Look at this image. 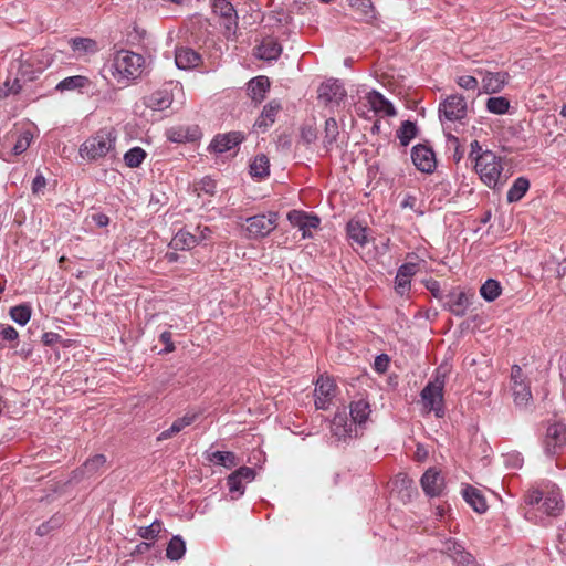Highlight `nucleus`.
Wrapping results in <instances>:
<instances>
[{
	"label": "nucleus",
	"instance_id": "obj_48",
	"mask_svg": "<svg viewBox=\"0 0 566 566\" xmlns=\"http://www.w3.org/2000/svg\"><path fill=\"white\" fill-rule=\"evenodd\" d=\"M458 84L465 90H474L478 86V80L470 75H462L458 78Z\"/></svg>",
	"mask_w": 566,
	"mask_h": 566
},
{
	"label": "nucleus",
	"instance_id": "obj_36",
	"mask_svg": "<svg viewBox=\"0 0 566 566\" xmlns=\"http://www.w3.org/2000/svg\"><path fill=\"white\" fill-rule=\"evenodd\" d=\"M88 85V80L83 76H71L62 82H60L56 86L60 91H73L76 88H83Z\"/></svg>",
	"mask_w": 566,
	"mask_h": 566
},
{
	"label": "nucleus",
	"instance_id": "obj_58",
	"mask_svg": "<svg viewBox=\"0 0 566 566\" xmlns=\"http://www.w3.org/2000/svg\"><path fill=\"white\" fill-rule=\"evenodd\" d=\"M42 187H44V178L36 177L33 181V190L38 192Z\"/></svg>",
	"mask_w": 566,
	"mask_h": 566
},
{
	"label": "nucleus",
	"instance_id": "obj_28",
	"mask_svg": "<svg viewBox=\"0 0 566 566\" xmlns=\"http://www.w3.org/2000/svg\"><path fill=\"white\" fill-rule=\"evenodd\" d=\"M197 242V234H192L187 230H180L172 238L170 248L174 250H186L195 247Z\"/></svg>",
	"mask_w": 566,
	"mask_h": 566
},
{
	"label": "nucleus",
	"instance_id": "obj_17",
	"mask_svg": "<svg viewBox=\"0 0 566 566\" xmlns=\"http://www.w3.org/2000/svg\"><path fill=\"white\" fill-rule=\"evenodd\" d=\"M411 157L415 166L423 172H430L436 167L434 154L424 145L413 147Z\"/></svg>",
	"mask_w": 566,
	"mask_h": 566
},
{
	"label": "nucleus",
	"instance_id": "obj_64",
	"mask_svg": "<svg viewBox=\"0 0 566 566\" xmlns=\"http://www.w3.org/2000/svg\"><path fill=\"white\" fill-rule=\"evenodd\" d=\"M142 547L147 548V544H142L138 546L139 552H142Z\"/></svg>",
	"mask_w": 566,
	"mask_h": 566
},
{
	"label": "nucleus",
	"instance_id": "obj_4",
	"mask_svg": "<svg viewBox=\"0 0 566 566\" xmlns=\"http://www.w3.org/2000/svg\"><path fill=\"white\" fill-rule=\"evenodd\" d=\"M526 501L541 515L557 516L564 509L560 490L555 485L531 491Z\"/></svg>",
	"mask_w": 566,
	"mask_h": 566
},
{
	"label": "nucleus",
	"instance_id": "obj_16",
	"mask_svg": "<svg viewBox=\"0 0 566 566\" xmlns=\"http://www.w3.org/2000/svg\"><path fill=\"white\" fill-rule=\"evenodd\" d=\"M335 385L329 377L321 376L315 389V406L318 409L327 408L329 401L334 397Z\"/></svg>",
	"mask_w": 566,
	"mask_h": 566
},
{
	"label": "nucleus",
	"instance_id": "obj_42",
	"mask_svg": "<svg viewBox=\"0 0 566 566\" xmlns=\"http://www.w3.org/2000/svg\"><path fill=\"white\" fill-rule=\"evenodd\" d=\"M416 126L411 122H405L402 123L400 129L398 130V138L400 139L402 145L409 144V142L415 137L416 135Z\"/></svg>",
	"mask_w": 566,
	"mask_h": 566
},
{
	"label": "nucleus",
	"instance_id": "obj_56",
	"mask_svg": "<svg viewBox=\"0 0 566 566\" xmlns=\"http://www.w3.org/2000/svg\"><path fill=\"white\" fill-rule=\"evenodd\" d=\"M334 88L333 85H323L318 90V97L323 98L326 97L328 99V91H332Z\"/></svg>",
	"mask_w": 566,
	"mask_h": 566
},
{
	"label": "nucleus",
	"instance_id": "obj_27",
	"mask_svg": "<svg viewBox=\"0 0 566 566\" xmlns=\"http://www.w3.org/2000/svg\"><path fill=\"white\" fill-rule=\"evenodd\" d=\"M417 272V264L407 263L402 265L396 277V291L399 294H405L407 291L410 277Z\"/></svg>",
	"mask_w": 566,
	"mask_h": 566
},
{
	"label": "nucleus",
	"instance_id": "obj_43",
	"mask_svg": "<svg viewBox=\"0 0 566 566\" xmlns=\"http://www.w3.org/2000/svg\"><path fill=\"white\" fill-rule=\"evenodd\" d=\"M211 461L228 468L237 464L235 457L230 452H213L211 455Z\"/></svg>",
	"mask_w": 566,
	"mask_h": 566
},
{
	"label": "nucleus",
	"instance_id": "obj_53",
	"mask_svg": "<svg viewBox=\"0 0 566 566\" xmlns=\"http://www.w3.org/2000/svg\"><path fill=\"white\" fill-rule=\"evenodd\" d=\"M104 463H105V458L103 455H96L86 463V468L88 471H92L93 469H95L98 465H102Z\"/></svg>",
	"mask_w": 566,
	"mask_h": 566
},
{
	"label": "nucleus",
	"instance_id": "obj_39",
	"mask_svg": "<svg viewBox=\"0 0 566 566\" xmlns=\"http://www.w3.org/2000/svg\"><path fill=\"white\" fill-rule=\"evenodd\" d=\"M480 293L485 301H494L501 294L500 283L494 280H488L482 285Z\"/></svg>",
	"mask_w": 566,
	"mask_h": 566
},
{
	"label": "nucleus",
	"instance_id": "obj_5",
	"mask_svg": "<svg viewBox=\"0 0 566 566\" xmlns=\"http://www.w3.org/2000/svg\"><path fill=\"white\" fill-rule=\"evenodd\" d=\"M347 234L350 245L366 260L376 256V245L371 239L370 230L358 220H352L347 226Z\"/></svg>",
	"mask_w": 566,
	"mask_h": 566
},
{
	"label": "nucleus",
	"instance_id": "obj_23",
	"mask_svg": "<svg viewBox=\"0 0 566 566\" xmlns=\"http://www.w3.org/2000/svg\"><path fill=\"white\" fill-rule=\"evenodd\" d=\"M462 494L467 503L475 512L484 513L488 510V502L481 490L473 486H467L463 489Z\"/></svg>",
	"mask_w": 566,
	"mask_h": 566
},
{
	"label": "nucleus",
	"instance_id": "obj_3",
	"mask_svg": "<svg viewBox=\"0 0 566 566\" xmlns=\"http://www.w3.org/2000/svg\"><path fill=\"white\" fill-rule=\"evenodd\" d=\"M370 406L364 399H358L350 405V420L345 412L337 413L333 420L332 429L336 437L345 439L357 434V426L363 424L370 415Z\"/></svg>",
	"mask_w": 566,
	"mask_h": 566
},
{
	"label": "nucleus",
	"instance_id": "obj_59",
	"mask_svg": "<svg viewBox=\"0 0 566 566\" xmlns=\"http://www.w3.org/2000/svg\"><path fill=\"white\" fill-rule=\"evenodd\" d=\"M94 219L99 227H104L108 223V218L104 214H97Z\"/></svg>",
	"mask_w": 566,
	"mask_h": 566
},
{
	"label": "nucleus",
	"instance_id": "obj_31",
	"mask_svg": "<svg viewBox=\"0 0 566 566\" xmlns=\"http://www.w3.org/2000/svg\"><path fill=\"white\" fill-rule=\"evenodd\" d=\"M270 172V161L264 155L256 156L250 164V174L253 178L264 179Z\"/></svg>",
	"mask_w": 566,
	"mask_h": 566
},
{
	"label": "nucleus",
	"instance_id": "obj_6",
	"mask_svg": "<svg viewBox=\"0 0 566 566\" xmlns=\"http://www.w3.org/2000/svg\"><path fill=\"white\" fill-rule=\"evenodd\" d=\"M115 139L114 129L101 130L96 136L90 138L82 145L80 155L87 160L104 157L113 148Z\"/></svg>",
	"mask_w": 566,
	"mask_h": 566
},
{
	"label": "nucleus",
	"instance_id": "obj_19",
	"mask_svg": "<svg viewBox=\"0 0 566 566\" xmlns=\"http://www.w3.org/2000/svg\"><path fill=\"white\" fill-rule=\"evenodd\" d=\"M566 441V426L554 423L548 427L545 444L548 451L554 452Z\"/></svg>",
	"mask_w": 566,
	"mask_h": 566
},
{
	"label": "nucleus",
	"instance_id": "obj_15",
	"mask_svg": "<svg viewBox=\"0 0 566 566\" xmlns=\"http://www.w3.org/2000/svg\"><path fill=\"white\" fill-rule=\"evenodd\" d=\"M421 486L427 495L438 496L444 489V478L436 468H430L421 478Z\"/></svg>",
	"mask_w": 566,
	"mask_h": 566
},
{
	"label": "nucleus",
	"instance_id": "obj_57",
	"mask_svg": "<svg viewBox=\"0 0 566 566\" xmlns=\"http://www.w3.org/2000/svg\"><path fill=\"white\" fill-rule=\"evenodd\" d=\"M428 455V451L422 448V447H418L416 453H415V457L418 461H423Z\"/></svg>",
	"mask_w": 566,
	"mask_h": 566
},
{
	"label": "nucleus",
	"instance_id": "obj_52",
	"mask_svg": "<svg viewBox=\"0 0 566 566\" xmlns=\"http://www.w3.org/2000/svg\"><path fill=\"white\" fill-rule=\"evenodd\" d=\"M457 305L459 308H453V311L460 313L469 304V296L461 292L457 295Z\"/></svg>",
	"mask_w": 566,
	"mask_h": 566
},
{
	"label": "nucleus",
	"instance_id": "obj_60",
	"mask_svg": "<svg viewBox=\"0 0 566 566\" xmlns=\"http://www.w3.org/2000/svg\"><path fill=\"white\" fill-rule=\"evenodd\" d=\"M446 511H447V509L444 506L439 505L436 507V515L442 518Z\"/></svg>",
	"mask_w": 566,
	"mask_h": 566
},
{
	"label": "nucleus",
	"instance_id": "obj_54",
	"mask_svg": "<svg viewBox=\"0 0 566 566\" xmlns=\"http://www.w3.org/2000/svg\"><path fill=\"white\" fill-rule=\"evenodd\" d=\"M197 232L199 233L197 237L198 241L207 239L211 233V231L208 227L202 228L200 226L197 228Z\"/></svg>",
	"mask_w": 566,
	"mask_h": 566
},
{
	"label": "nucleus",
	"instance_id": "obj_41",
	"mask_svg": "<svg viewBox=\"0 0 566 566\" xmlns=\"http://www.w3.org/2000/svg\"><path fill=\"white\" fill-rule=\"evenodd\" d=\"M185 551V542L180 537L176 536L168 544L167 556L170 559H179L184 555Z\"/></svg>",
	"mask_w": 566,
	"mask_h": 566
},
{
	"label": "nucleus",
	"instance_id": "obj_12",
	"mask_svg": "<svg viewBox=\"0 0 566 566\" xmlns=\"http://www.w3.org/2000/svg\"><path fill=\"white\" fill-rule=\"evenodd\" d=\"M287 220L291 226L302 231L304 238L312 237L313 231L319 226V219L317 217L300 210L289 212Z\"/></svg>",
	"mask_w": 566,
	"mask_h": 566
},
{
	"label": "nucleus",
	"instance_id": "obj_63",
	"mask_svg": "<svg viewBox=\"0 0 566 566\" xmlns=\"http://www.w3.org/2000/svg\"><path fill=\"white\" fill-rule=\"evenodd\" d=\"M560 114L566 117V105L562 108Z\"/></svg>",
	"mask_w": 566,
	"mask_h": 566
},
{
	"label": "nucleus",
	"instance_id": "obj_45",
	"mask_svg": "<svg viewBox=\"0 0 566 566\" xmlns=\"http://www.w3.org/2000/svg\"><path fill=\"white\" fill-rule=\"evenodd\" d=\"M0 336L4 340L14 343V342H17V339L19 337V333L14 327H12L10 325L0 324Z\"/></svg>",
	"mask_w": 566,
	"mask_h": 566
},
{
	"label": "nucleus",
	"instance_id": "obj_40",
	"mask_svg": "<svg viewBox=\"0 0 566 566\" xmlns=\"http://www.w3.org/2000/svg\"><path fill=\"white\" fill-rule=\"evenodd\" d=\"M510 106L509 101L505 97H491L486 102V108L493 114H504L507 112Z\"/></svg>",
	"mask_w": 566,
	"mask_h": 566
},
{
	"label": "nucleus",
	"instance_id": "obj_25",
	"mask_svg": "<svg viewBox=\"0 0 566 566\" xmlns=\"http://www.w3.org/2000/svg\"><path fill=\"white\" fill-rule=\"evenodd\" d=\"M507 75L505 73L488 72L482 77V88L486 94L496 93L505 85Z\"/></svg>",
	"mask_w": 566,
	"mask_h": 566
},
{
	"label": "nucleus",
	"instance_id": "obj_32",
	"mask_svg": "<svg viewBox=\"0 0 566 566\" xmlns=\"http://www.w3.org/2000/svg\"><path fill=\"white\" fill-rule=\"evenodd\" d=\"M213 12L226 19V28L229 29L237 11L228 0H214Z\"/></svg>",
	"mask_w": 566,
	"mask_h": 566
},
{
	"label": "nucleus",
	"instance_id": "obj_29",
	"mask_svg": "<svg viewBox=\"0 0 566 566\" xmlns=\"http://www.w3.org/2000/svg\"><path fill=\"white\" fill-rule=\"evenodd\" d=\"M270 87V82L264 76H258L249 82L248 93L254 101H262L266 91Z\"/></svg>",
	"mask_w": 566,
	"mask_h": 566
},
{
	"label": "nucleus",
	"instance_id": "obj_34",
	"mask_svg": "<svg viewBox=\"0 0 566 566\" xmlns=\"http://www.w3.org/2000/svg\"><path fill=\"white\" fill-rule=\"evenodd\" d=\"M193 191L199 198H210L217 192V184L213 179L205 177L193 185Z\"/></svg>",
	"mask_w": 566,
	"mask_h": 566
},
{
	"label": "nucleus",
	"instance_id": "obj_55",
	"mask_svg": "<svg viewBox=\"0 0 566 566\" xmlns=\"http://www.w3.org/2000/svg\"><path fill=\"white\" fill-rule=\"evenodd\" d=\"M171 335L170 333H163L160 339L167 345L166 350L171 352L174 349L172 344L170 343Z\"/></svg>",
	"mask_w": 566,
	"mask_h": 566
},
{
	"label": "nucleus",
	"instance_id": "obj_24",
	"mask_svg": "<svg viewBox=\"0 0 566 566\" xmlns=\"http://www.w3.org/2000/svg\"><path fill=\"white\" fill-rule=\"evenodd\" d=\"M366 104L379 115H394L392 105L384 98L382 95L376 92L368 93L365 97Z\"/></svg>",
	"mask_w": 566,
	"mask_h": 566
},
{
	"label": "nucleus",
	"instance_id": "obj_47",
	"mask_svg": "<svg viewBox=\"0 0 566 566\" xmlns=\"http://www.w3.org/2000/svg\"><path fill=\"white\" fill-rule=\"evenodd\" d=\"M161 531V524L159 522L153 523L150 526L142 528L139 535L145 539L154 538Z\"/></svg>",
	"mask_w": 566,
	"mask_h": 566
},
{
	"label": "nucleus",
	"instance_id": "obj_37",
	"mask_svg": "<svg viewBox=\"0 0 566 566\" xmlns=\"http://www.w3.org/2000/svg\"><path fill=\"white\" fill-rule=\"evenodd\" d=\"M10 317L20 325H25L31 317V307L21 304L10 310Z\"/></svg>",
	"mask_w": 566,
	"mask_h": 566
},
{
	"label": "nucleus",
	"instance_id": "obj_13",
	"mask_svg": "<svg viewBox=\"0 0 566 566\" xmlns=\"http://www.w3.org/2000/svg\"><path fill=\"white\" fill-rule=\"evenodd\" d=\"M511 382L515 403L518 406L526 405L531 398V391L525 376L518 366L512 368Z\"/></svg>",
	"mask_w": 566,
	"mask_h": 566
},
{
	"label": "nucleus",
	"instance_id": "obj_46",
	"mask_svg": "<svg viewBox=\"0 0 566 566\" xmlns=\"http://www.w3.org/2000/svg\"><path fill=\"white\" fill-rule=\"evenodd\" d=\"M190 422L186 419H180V420H177L169 430L167 431H164L159 439H168L170 438L172 434L179 432L182 428H185L186 426H188Z\"/></svg>",
	"mask_w": 566,
	"mask_h": 566
},
{
	"label": "nucleus",
	"instance_id": "obj_2",
	"mask_svg": "<svg viewBox=\"0 0 566 566\" xmlns=\"http://www.w3.org/2000/svg\"><path fill=\"white\" fill-rule=\"evenodd\" d=\"M469 158L474 163V170L481 181L489 188H495L502 178V161L490 150H483L482 145L474 140L470 145Z\"/></svg>",
	"mask_w": 566,
	"mask_h": 566
},
{
	"label": "nucleus",
	"instance_id": "obj_50",
	"mask_svg": "<svg viewBox=\"0 0 566 566\" xmlns=\"http://www.w3.org/2000/svg\"><path fill=\"white\" fill-rule=\"evenodd\" d=\"M389 364V358L385 355L378 356L375 359L374 368L377 373H385Z\"/></svg>",
	"mask_w": 566,
	"mask_h": 566
},
{
	"label": "nucleus",
	"instance_id": "obj_62",
	"mask_svg": "<svg viewBox=\"0 0 566 566\" xmlns=\"http://www.w3.org/2000/svg\"><path fill=\"white\" fill-rule=\"evenodd\" d=\"M167 258L169 259V261H175L176 260L175 253L167 254Z\"/></svg>",
	"mask_w": 566,
	"mask_h": 566
},
{
	"label": "nucleus",
	"instance_id": "obj_49",
	"mask_svg": "<svg viewBox=\"0 0 566 566\" xmlns=\"http://www.w3.org/2000/svg\"><path fill=\"white\" fill-rule=\"evenodd\" d=\"M488 130L480 124L479 126H472V132L470 133V137L472 138L471 143L478 140L480 144V139L488 136Z\"/></svg>",
	"mask_w": 566,
	"mask_h": 566
},
{
	"label": "nucleus",
	"instance_id": "obj_35",
	"mask_svg": "<svg viewBox=\"0 0 566 566\" xmlns=\"http://www.w3.org/2000/svg\"><path fill=\"white\" fill-rule=\"evenodd\" d=\"M530 182L525 178H518L514 181L513 186L507 192V200L510 202L518 201L526 193Z\"/></svg>",
	"mask_w": 566,
	"mask_h": 566
},
{
	"label": "nucleus",
	"instance_id": "obj_30",
	"mask_svg": "<svg viewBox=\"0 0 566 566\" xmlns=\"http://www.w3.org/2000/svg\"><path fill=\"white\" fill-rule=\"evenodd\" d=\"M279 111L280 105L277 103L272 102L268 104L264 107L261 116L255 122L254 126L261 130H265L270 125L274 123L275 116L279 113Z\"/></svg>",
	"mask_w": 566,
	"mask_h": 566
},
{
	"label": "nucleus",
	"instance_id": "obj_9",
	"mask_svg": "<svg viewBox=\"0 0 566 566\" xmlns=\"http://www.w3.org/2000/svg\"><path fill=\"white\" fill-rule=\"evenodd\" d=\"M45 65L39 64L35 70V61L33 59L25 60L21 63L19 74L21 78H15L13 83L6 82V88H0V98L7 97L10 93H18L21 90L19 82L21 80L31 81L35 77V73L44 70Z\"/></svg>",
	"mask_w": 566,
	"mask_h": 566
},
{
	"label": "nucleus",
	"instance_id": "obj_51",
	"mask_svg": "<svg viewBox=\"0 0 566 566\" xmlns=\"http://www.w3.org/2000/svg\"><path fill=\"white\" fill-rule=\"evenodd\" d=\"M42 342L46 346H52L55 343L60 342V336L52 332H46L42 336Z\"/></svg>",
	"mask_w": 566,
	"mask_h": 566
},
{
	"label": "nucleus",
	"instance_id": "obj_11",
	"mask_svg": "<svg viewBox=\"0 0 566 566\" xmlns=\"http://www.w3.org/2000/svg\"><path fill=\"white\" fill-rule=\"evenodd\" d=\"M442 388L443 382L437 378L422 390V402L424 408L434 411L438 417L442 416Z\"/></svg>",
	"mask_w": 566,
	"mask_h": 566
},
{
	"label": "nucleus",
	"instance_id": "obj_61",
	"mask_svg": "<svg viewBox=\"0 0 566 566\" xmlns=\"http://www.w3.org/2000/svg\"><path fill=\"white\" fill-rule=\"evenodd\" d=\"M326 125L328 127L335 126V120L334 119H329V120L326 122Z\"/></svg>",
	"mask_w": 566,
	"mask_h": 566
},
{
	"label": "nucleus",
	"instance_id": "obj_33",
	"mask_svg": "<svg viewBox=\"0 0 566 566\" xmlns=\"http://www.w3.org/2000/svg\"><path fill=\"white\" fill-rule=\"evenodd\" d=\"M281 54V46L273 40L266 39L256 49V55L262 60H274Z\"/></svg>",
	"mask_w": 566,
	"mask_h": 566
},
{
	"label": "nucleus",
	"instance_id": "obj_21",
	"mask_svg": "<svg viewBox=\"0 0 566 566\" xmlns=\"http://www.w3.org/2000/svg\"><path fill=\"white\" fill-rule=\"evenodd\" d=\"M254 479V472L250 468H240L229 476V489L231 493L241 495L243 493L242 483H249Z\"/></svg>",
	"mask_w": 566,
	"mask_h": 566
},
{
	"label": "nucleus",
	"instance_id": "obj_20",
	"mask_svg": "<svg viewBox=\"0 0 566 566\" xmlns=\"http://www.w3.org/2000/svg\"><path fill=\"white\" fill-rule=\"evenodd\" d=\"M175 62L177 67L190 70L201 64V56L189 48H179L176 51Z\"/></svg>",
	"mask_w": 566,
	"mask_h": 566
},
{
	"label": "nucleus",
	"instance_id": "obj_26",
	"mask_svg": "<svg viewBox=\"0 0 566 566\" xmlns=\"http://www.w3.org/2000/svg\"><path fill=\"white\" fill-rule=\"evenodd\" d=\"M70 45L76 57H84L97 51L96 43L91 39L76 38L70 41Z\"/></svg>",
	"mask_w": 566,
	"mask_h": 566
},
{
	"label": "nucleus",
	"instance_id": "obj_38",
	"mask_svg": "<svg viewBox=\"0 0 566 566\" xmlns=\"http://www.w3.org/2000/svg\"><path fill=\"white\" fill-rule=\"evenodd\" d=\"M146 158V151L140 147H134L124 156L125 164L130 168L138 167Z\"/></svg>",
	"mask_w": 566,
	"mask_h": 566
},
{
	"label": "nucleus",
	"instance_id": "obj_18",
	"mask_svg": "<svg viewBox=\"0 0 566 566\" xmlns=\"http://www.w3.org/2000/svg\"><path fill=\"white\" fill-rule=\"evenodd\" d=\"M465 102L461 96H450L441 105L440 112L448 120H457L465 114Z\"/></svg>",
	"mask_w": 566,
	"mask_h": 566
},
{
	"label": "nucleus",
	"instance_id": "obj_14",
	"mask_svg": "<svg viewBox=\"0 0 566 566\" xmlns=\"http://www.w3.org/2000/svg\"><path fill=\"white\" fill-rule=\"evenodd\" d=\"M244 139V135L240 132H230L217 135L209 145L212 153L223 154L237 148Z\"/></svg>",
	"mask_w": 566,
	"mask_h": 566
},
{
	"label": "nucleus",
	"instance_id": "obj_22",
	"mask_svg": "<svg viewBox=\"0 0 566 566\" xmlns=\"http://www.w3.org/2000/svg\"><path fill=\"white\" fill-rule=\"evenodd\" d=\"M172 102V93L168 87L155 91L147 97V106L154 111L168 108Z\"/></svg>",
	"mask_w": 566,
	"mask_h": 566
},
{
	"label": "nucleus",
	"instance_id": "obj_7",
	"mask_svg": "<svg viewBox=\"0 0 566 566\" xmlns=\"http://www.w3.org/2000/svg\"><path fill=\"white\" fill-rule=\"evenodd\" d=\"M33 138L32 127H28L21 130L11 132L0 149V157L4 160H9L11 156L22 154L30 146Z\"/></svg>",
	"mask_w": 566,
	"mask_h": 566
},
{
	"label": "nucleus",
	"instance_id": "obj_1",
	"mask_svg": "<svg viewBox=\"0 0 566 566\" xmlns=\"http://www.w3.org/2000/svg\"><path fill=\"white\" fill-rule=\"evenodd\" d=\"M144 63L142 55L128 50H120L109 60L105 72L109 73L112 84L126 86L142 75Z\"/></svg>",
	"mask_w": 566,
	"mask_h": 566
},
{
	"label": "nucleus",
	"instance_id": "obj_8",
	"mask_svg": "<svg viewBox=\"0 0 566 566\" xmlns=\"http://www.w3.org/2000/svg\"><path fill=\"white\" fill-rule=\"evenodd\" d=\"M276 226V214H258L247 218L241 224L242 229L253 238L269 234Z\"/></svg>",
	"mask_w": 566,
	"mask_h": 566
},
{
	"label": "nucleus",
	"instance_id": "obj_10",
	"mask_svg": "<svg viewBox=\"0 0 566 566\" xmlns=\"http://www.w3.org/2000/svg\"><path fill=\"white\" fill-rule=\"evenodd\" d=\"M166 137L172 143H196L202 137V132L198 125L178 124L166 130Z\"/></svg>",
	"mask_w": 566,
	"mask_h": 566
},
{
	"label": "nucleus",
	"instance_id": "obj_44",
	"mask_svg": "<svg viewBox=\"0 0 566 566\" xmlns=\"http://www.w3.org/2000/svg\"><path fill=\"white\" fill-rule=\"evenodd\" d=\"M349 6L358 11L360 14L368 17L373 11L370 0H348Z\"/></svg>",
	"mask_w": 566,
	"mask_h": 566
}]
</instances>
